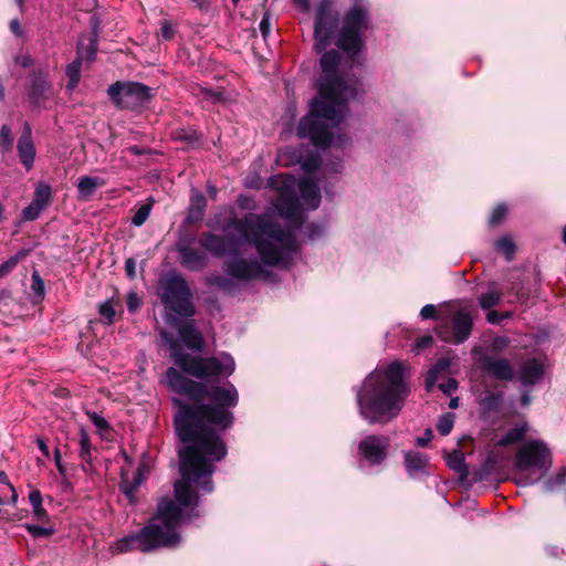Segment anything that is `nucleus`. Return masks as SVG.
<instances>
[{
  "instance_id": "1",
  "label": "nucleus",
  "mask_w": 566,
  "mask_h": 566,
  "mask_svg": "<svg viewBox=\"0 0 566 566\" xmlns=\"http://www.w3.org/2000/svg\"><path fill=\"white\" fill-rule=\"evenodd\" d=\"M167 386L179 395L186 396L192 405L174 399L178 407L175 427L184 443L179 449V470L181 479L175 483V497L163 499L156 514L138 533L116 542L115 549L125 553L132 549L150 552L159 547H176L180 542L177 527L182 520V509L197 506L198 494L193 489L210 493L213 490L211 475L214 462L227 454L219 431L231 427L233 415L229 410L238 403V391L232 384L224 387L212 386L185 377L174 367L166 370Z\"/></svg>"
},
{
  "instance_id": "2",
  "label": "nucleus",
  "mask_w": 566,
  "mask_h": 566,
  "mask_svg": "<svg viewBox=\"0 0 566 566\" xmlns=\"http://www.w3.org/2000/svg\"><path fill=\"white\" fill-rule=\"evenodd\" d=\"M221 230H235L240 238L205 232L200 247L214 258H230L223 264L227 275L241 281L264 279L269 266H286L297 250L295 234L275 223L269 214L248 213L229 219Z\"/></svg>"
},
{
  "instance_id": "3",
  "label": "nucleus",
  "mask_w": 566,
  "mask_h": 566,
  "mask_svg": "<svg viewBox=\"0 0 566 566\" xmlns=\"http://www.w3.org/2000/svg\"><path fill=\"white\" fill-rule=\"evenodd\" d=\"M339 61L340 55L336 50L326 51L322 55L319 64L323 75L318 94L311 104L310 113L297 126V135L302 138L308 137L318 148L344 144L342 136L334 140L332 128L337 127L345 118L347 102L360 93V83L357 80H344L336 74Z\"/></svg>"
},
{
  "instance_id": "4",
  "label": "nucleus",
  "mask_w": 566,
  "mask_h": 566,
  "mask_svg": "<svg viewBox=\"0 0 566 566\" xmlns=\"http://www.w3.org/2000/svg\"><path fill=\"white\" fill-rule=\"evenodd\" d=\"M409 394L401 363L377 367L356 390L359 415L369 424L388 423L399 416Z\"/></svg>"
},
{
  "instance_id": "5",
  "label": "nucleus",
  "mask_w": 566,
  "mask_h": 566,
  "mask_svg": "<svg viewBox=\"0 0 566 566\" xmlns=\"http://www.w3.org/2000/svg\"><path fill=\"white\" fill-rule=\"evenodd\" d=\"M367 10L355 7L349 10L338 31L339 14L333 8V0H321L315 10L314 49L325 51L334 41L336 45L354 59L363 49V33L368 28Z\"/></svg>"
},
{
  "instance_id": "6",
  "label": "nucleus",
  "mask_w": 566,
  "mask_h": 566,
  "mask_svg": "<svg viewBox=\"0 0 566 566\" xmlns=\"http://www.w3.org/2000/svg\"><path fill=\"white\" fill-rule=\"evenodd\" d=\"M170 357L184 373L207 381L228 377L235 368L234 359L228 353L205 358L185 353L172 344Z\"/></svg>"
},
{
  "instance_id": "7",
  "label": "nucleus",
  "mask_w": 566,
  "mask_h": 566,
  "mask_svg": "<svg viewBox=\"0 0 566 566\" xmlns=\"http://www.w3.org/2000/svg\"><path fill=\"white\" fill-rule=\"evenodd\" d=\"M551 451L541 440L525 442L516 453L515 481L520 485H531L539 481L551 469Z\"/></svg>"
},
{
  "instance_id": "8",
  "label": "nucleus",
  "mask_w": 566,
  "mask_h": 566,
  "mask_svg": "<svg viewBox=\"0 0 566 566\" xmlns=\"http://www.w3.org/2000/svg\"><path fill=\"white\" fill-rule=\"evenodd\" d=\"M159 296L163 305L178 316H192V293L187 281L180 275H168L159 282Z\"/></svg>"
},
{
  "instance_id": "9",
  "label": "nucleus",
  "mask_w": 566,
  "mask_h": 566,
  "mask_svg": "<svg viewBox=\"0 0 566 566\" xmlns=\"http://www.w3.org/2000/svg\"><path fill=\"white\" fill-rule=\"evenodd\" d=\"M107 93L119 108H136L145 104L149 97V87L137 82H116L108 86Z\"/></svg>"
},
{
  "instance_id": "10",
  "label": "nucleus",
  "mask_w": 566,
  "mask_h": 566,
  "mask_svg": "<svg viewBox=\"0 0 566 566\" xmlns=\"http://www.w3.org/2000/svg\"><path fill=\"white\" fill-rule=\"evenodd\" d=\"M269 185L280 191L277 210L291 220H297L301 216L300 202L295 195L296 180L289 175H277L269 179Z\"/></svg>"
},
{
  "instance_id": "11",
  "label": "nucleus",
  "mask_w": 566,
  "mask_h": 566,
  "mask_svg": "<svg viewBox=\"0 0 566 566\" xmlns=\"http://www.w3.org/2000/svg\"><path fill=\"white\" fill-rule=\"evenodd\" d=\"M473 328L472 315L465 310H458L452 316L451 333L443 332L442 328L438 331V336L444 342H452L454 344L464 343L471 335Z\"/></svg>"
},
{
  "instance_id": "12",
  "label": "nucleus",
  "mask_w": 566,
  "mask_h": 566,
  "mask_svg": "<svg viewBox=\"0 0 566 566\" xmlns=\"http://www.w3.org/2000/svg\"><path fill=\"white\" fill-rule=\"evenodd\" d=\"M480 369L499 380L511 381L514 378V369L506 358H493L489 355H482L478 359Z\"/></svg>"
},
{
  "instance_id": "13",
  "label": "nucleus",
  "mask_w": 566,
  "mask_h": 566,
  "mask_svg": "<svg viewBox=\"0 0 566 566\" xmlns=\"http://www.w3.org/2000/svg\"><path fill=\"white\" fill-rule=\"evenodd\" d=\"M387 449L388 439L378 436H368L358 446L359 453L371 464H379L386 458Z\"/></svg>"
},
{
  "instance_id": "14",
  "label": "nucleus",
  "mask_w": 566,
  "mask_h": 566,
  "mask_svg": "<svg viewBox=\"0 0 566 566\" xmlns=\"http://www.w3.org/2000/svg\"><path fill=\"white\" fill-rule=\"evenodd\" d=\"M53 88L42 74L33 75L31 78L28 97L35 107H45L46 102L53 97Z\"/></svg>"
},
{
  "instance_id": "15",
  "label": "nucleus",
  "mask_w": 566,
  "mask_h": 566,
  "mask_svg": "<svg viewBox=\"0 0 566 566\" xmlns=\"http://www.w3.org/2000/svg\"><path fill=\"white\" fill-rule=\"evenodd\" d=\"M177 251L181 265L190 271H201L208 264L207 254L191 248L187 242H178Z\"/></svg>"
},
{
  "instance_id": "16",
  "label": "nucleus",
  "mask_w": 566,
  "mask_h": 566,
  "mask_svg": "<svg viewBox=\"0 0 566 566\" xmlns=\"http://www.w3.org/2000/svg\"><path fill=\"white\" fill-rule=\"evenodd\" d=\"M17 148L21 164L27 170H30L35 158V147L32 142L31 128L28 123L24 125V130L18 140Z\"/></svg>"
},
{
  "instance_id": "17",
  "label": "nucleus",
  "mask_w": 566,
  "mask_h": 566,
  "mask_svg": "<svg viewBox=\"0 0 566 566\" xmlns=\"http://www.w3.org/2000/svg\"><path fill=\"white\" fill-rule=\"evenodd\" d=\"M428 458L418 451H408L405 453V468L408 475L412 479L428 474Z\"/></svg>"
},
{
  "instance_id": "18",
  "label": "nucleus",
  "mask_w": 566,
  "mask_h": 566,
  "mask_svg": "<svg viewBox=\"0 0 566 566\" xmlns=\"http://www.w3.org/2000/svg\"><path fill=\"white\" fill-rule=\"evenodd\" d=\"M298 190L303 202L307 208L315 210L321 203V193L318 185L310 178L301 179Z\"/></svg>"
},
{
  "instance_id": "19",
  "label": "nucleus",
  "mask_w": 566,
  "mask_h": 566,
  "mask_svg": "<svg viewBox=\"0 0 566 566\" xmlns=\"http://www.w3.org/2000/svg\"><path fill=\"white\" fill-rule=\"evenodd\" d=\"M543 375L544 365L535 358L526 360L520 369V380L525 386L536 384Z\"/></svg>"
},
{
  "instance_id": "20",
  "label": "nucleus",
  "mask_w": 566,
  "mask_h": 566,
  "mask_svg": "<svg viewBox=\"0 0 566 566\" xmlns=\"http://www.w3.org/2000/svg\"><path fill=\"white\" fill-rule=\"evenodd\" d=\"M179 336L185 345L197 352L203 350L205 339L193 323H187L179 327Z\"/></svg>"
},
{
  "instance_id": "21",
  "label": "nucleus",
  "mask_w": 566,
  "mask_h": 566,
  "mask_svg": "<svg viewBox=\"0 0 566 566\" xmlns=\"http://www.w3.org/2000/svg\"><path fill=\"white\" fill-rule=\"evenodd\" d=\"M106 185V180L101 177L82 176L77 181L78 198L82 200L90 199L97 188Z\"/></svg>"
},
{
  "instance_id": "22",
  "label": "nucleus",
  "mask_w": 566,
  "mask_h": 566,
  "mask_svg": "<svg viewBox=\"0 0 566 566\" xmlns=\"http://www.w3.org/2000/svg\"><path fill=\"white\" fill-rule=\"evenodd\" d=\"M207 207L206 197L198 190H193L190 197V209L188 219L192 222L202 219Z\"/></svg>"
},
{
  "instance_id": "23",
  "label": "nucleus",
  "mask_w": 566,
  "mask_h": 566,
  "mask_svg": "<svg viewBox=\"0 0 566 566\" xmlns=\"http://www.w3.org/2000/svg\"><path fill=\"white\" fill-rule=\"evenodd\" d=\"M228 276L229 277L220 275V274H211L207 277V283L211 286H216L217 289H219L220 291H222L227 294H232L237 290L235 281H240V282H242V281L234 279L230 275H228Z\"/></svg>"
},
{
  "instance_id": "24",
  "label": "nucleus",
  "mask_w": 566,
  "mask_h": 566,
  "mask_svg": "<svg viewBox=\"0 0 566 566\" xmlns=\"http://www.w3.org/2000/svg\"><path fill=\"white\" fill-rule=\"evenodd\" d=\"M502 298V292L492 283L489 290L479 297V305L483 310H490L496 306Z\"/></svg>"
},
{
  "instance_id": "25",
  "label": "nucleus",
  "mask_w": 566,
  "mask_h": 566,
  "mask_svg": "<svg viewBox=\"0 0 566 566\" xmlns=\"http://www.w3.org/2000/svg\"><path fill=\"white\" fill-rule=\"evenodd\" d=\"M447 464L461 476H467L469 473L464 455L461 451H453L452 453H449L447 457Z\"/></svg>"
},
{
  "instance_id": "26",
  "label": "nucleus",
  "mask_w": 566,
  "mask_h": 566,
  "mask_svg": "<svg viewBox=\"0 0 566 566\" xmlns=\"http://www.w3.org/2000/svg\"><path fill=\"white\" fill-rule=\"evenodd\" d=\"M51 198H52V188H51V186L45 184V182H39L36 188H35L34 197H33L32 202H34L38 206H40L43 209H45L50 205Z\"/></svg>"
},
{
  "instance_id": "27",
  "label": "nucleus",
  "mask_w": 566,
  "mask_h": 566,
  "mask_svg": "<svg viewBox=\"0 0 566 566\" xmlns=\"http://www.w3.org/2000/svg\"><path fill=\"white\" fill-rule=\"evenodd\" d=\"M82 55H83V52L80 50L77 59L75 61H73L71 64H69L66 67V75L70 78L67 88H70V90L74 88L77 85V83L80 82Z\"/></svg>"
},
{
  "instance_id": "28",
  "label": "nucleus",
  "mask_w": 566,
  "mask_h": 566,
  "mask_svg": "<svg viewBox=\"0 0 566 566\" xmlns=\"http://www.w3.org/2000/svg\"><path fill=\"white\" fill-rule=\"evenodd\" d=\"M153 205L154 200L151 198H149L146 203H143L134 213L132 218V224L135 227L143 226L150 216Z\"/></svg>"
},
{
  "instance_id": "29",
  "label": "nucleus",
  "mask_w": 566,
  "mask_h": 566,
  "mask_svg": "<svg viewBox=\"0 0 566 566\" xmlns=\"http://www.w3.org/2000/svg\"><path fill=\"white\" fill-rule=\"evenodd\" d=\"M28 255V251L21 250L17 254L10 256L7 261L0 264V279L10 274L18 263Z\"/></svg>"
},
{
  "instance_id": "30",
  "label": "nucleus",
  "mask_w": 566,
  "mask_h": 566,
  "mask_svg": "<svg viewBox=\"0 0 566 566\" xmlns=\"http://www.w3.org/2000/svg\"><path fill=\"white\" fill-rule=\"evenodd\" d=\"M80 447H81V449H80V458L82 459V461H84L86 463H91V461H92L91 439H90V436H88V433L86 432V430L84 428H81V430H80Z\"/></svg>"
},
{
  "instance_id": "31",
  "label": "nucleus",
  "mask_w": 566,
  "mask_h": 566,
  "mask_svg": "<svg viewBox=\"0 0 566 566\" xmlns=\"http://www.w3.org/2000/svg\"><path fill=\"white\" fill-rule=\"evenodd\" d=\"M98 313L101 315L102 322L106 325H111L115 321V306L113 300H106L98 306Z\"/></svg>"
},
{
  "instance_id": "32",
  "label": "nucleus",
  "mask_w": 566,
  "mask_h": 566,
  "mask_svg": "<svg viewBox=\"0 0 566 566\" xmlns=\"http://www.w3.org/2000/svg\"><path fill=\"white\" fill-rule=\"evenodd\" d=\"M496 250L502 252L506 260L510 261L513 259L515 253V244L509 237H502L495 242Z\"/></svg>"
},
{
  "instance_id": "33",
  "label": "nucleus",
  "mask_w": 566,
  "mask_h": 566,
  "mask_svg": "<svg viewBox=\"0 0 566 566\" xmlns=\"http://www.w3.org/2000/svg\"><path fill=\"white\" fill-rule=\"evenodd\" d=\"M120 491L125 494V496L128 499L130 504L136 503V491L139 486L135 485V483L123 473L122 474V482H120Z\"/></svg>"
},
{
  "instance_id": "34",
  "label": "nucleus",
  "mask_w": 566,
  "mask_h": 566,
  "mask_svg": "<svg viewBox=\"0 0 566 566\" xmlns=\"http://www.w3.org/2000/svg\"><path fill=\"white\" fill-rule=\"evenodd\" d=\"M171 136L174 139L186 142L187 144H193L199 140L197 132L187 128H177L171 133Z\"/></svg>"
},
{
  "instance_id": "35",
  "label": "nucleus",
  "mask_w": 566,
  "mask_h": 566,
  "mask_svg": "<svg viewBox=\"0 0 566 566\" xmlns=\"http://www.w3.org/2000/svg\"><path fill=\"white\" fill-rule=\"evenodd\" d=\"M526 433L525 427H515L506 432V434L500 440L502 446L515 443L524 438Z\"/></svg>"
},
{
  "instance_id": "36",
  "label": "nucleus",
  "mask_w": 566,
  "mask_h": 566,
  "mask_svg": "<svg viewBox=\"0 0 566 566\" xmlns=\"http://www.w3.org/2000/svg\"><path fill=\"white\" fill-rule=\"evenodd\" d=\"M98 49L97 35L93 34L90 38L87 46L84 49L82 44L78 45L77 52L81 50L83 52L82 60L86 59L87 61H94L95 55Z\"/></svg>"
},
{
  "instance_id": "37",
  "label": "nucleus",
  "mask_w": 566,
  "mask_h": 566,
  "mask_svg": "<svg viewBox=\"0 0 566 566\" xmlns=\"http://www.w3.org/2000/svg\"><path fill=\"white\" fill-rule=\"evenodd\" d=\"M454 426V415L451 412L441 416L437 423V430L441 436H448Z\"/></svg>"
},
{
  "instance_id": "38",
  "label": "nucleus",
  "mask_w": 566,
  "mask_h": 566,
  "mask_svg": "<svg viewBox=\"0 0 566 566\" xmlns=\"http://www.w3.org/2000/svg\"><path fill=\"white\" fill-rule=\"evenodd\" d=\"M0 146L3 151L11 150L13 146V137L9 125H2L0 128Z\"/></svg>"
},
{
  "instance_id": "39",
  "label": "nucleus",
  "mask_w": 566,
  "mask_h": 566,
  "mask_svg": "<svg viewBox=\"0 0 566 566\" xmlns=\"http://www.w3.org/2000/svg\"><path fill=\"white\" fill-rule=\"evenodd\" d=\"M44 209L32 202L22 210V218L27 221H33L39 218Z\"/></svg>"
},
{
  "instance_id": "40",
  "label": "nucleus",
  "mask_w": 566,
  "mask_h": 566,
  "mask_svg": "<svg viewBox=\"0 0 566 566\" xmlns=\"http://www.w3.org/2000/svg\"><path fill=\"white\" fill-rule=\"evenodd\" d=\"M25 528L33 537H46L54 533L52 527H44L34 524H25Z\"/></svg>"
},
{
  "instance_id": "41",
  "label": "nucleus",
  "mask_w": 566,
  "mask_h": 566,
  "mask_svg": "<svg viewBox=\"0 0 566 566\" xmlns=\"http://www.w3.org/2000/svg\"><path fill=\"white\" fill-rule=\"evenodd\" d=\"M322 165V158L318 155L310 156L302 163V168L305 172L312 174L319 169Z\"/></svg>"
},
{
  "instance_id": "42",
  "label": "nucleus",
  "mask_w": 566,
  "mask_h": 566,
  "mask_svg": "<svg viewBox=\"0 0 566 566\" xmlns=\"http://www.w3.org/2000/svg\"><path fill=\"white\" fill-rule=\"evenodd\" d=\"M566 483V468H562L555 478L548 479L545 483L546 491H553L556 486Z\"/></svg>"
},
{
  "instance_id": "43",
  "label": "nucleus",
  "mask_w": 566,
  "mask_h": 566,
  "mask_svg": "<svg viewBox=\"0 0 566 566\" xmlns=\"http://www.w3.org/2000/svg\"><path fill=\"white\" fill-rule=\"evenodd\" d=\"M507 213V207L505 205H497L491 213L490 224L495 226L500 223Z\"/></svg>"
},
{
  "instance_id": "44",
  "label": "nucleus",
  "mask_w": 566,
  "mask_h": 566,
  "mask_svg": "<svg viewBox=\"0 0 566 566\" xmlns=\"http://www.w3.org/2000/svg\"><path fill=\"white\" fill-rule=\"evenodd\" d=\"M202 95L206 99H210L216 103H226L227 97L223 91H212L210 88H202Z\"/></svg>"
},
{
  "instance_id": "45",
  "label": "nucleus",
  "mask_w": 566,
  "mask_h": 566,
  "mask_svg": "<svg viewBox=\"0 0 566 566\" xmlns=\"http://www.w3.org/2000/svg\"><path fill=\"white\" fill-rule=\"evenodd\" d=\"M271 27H272V15L270 12H265L263 14V18H262L260 24H259L261 34L264 40H266L268 36L270 35Z\"/></svg>"
},
{
  "instance_id": "46",
  "label": "nucleus",
  "mask_w": 566,
  "mask_h": 566,
  "mask_svg": "<svg viewBox=\"0 0 566 566\" xmlns=\"http://www.w3.org/2000/svg\"><path fill=\"white\" fill-rule=\"evenodd\" d=\"M87 416L98 430L104 431L108 429V422L103 416L98 415L95 411L87 412Z\"/></svg>"
},
{
  "instance_id": "47",
  "label": "nucleus",
  "mask_w": 566,
  "mask_h": 566,
  "mask_svg": "<svg viewBox=\"0 0 566 566\" xmlns=\"http://www.w3.org/2000/svg\"><path fill=\"white\" fill-rule=\"evenodd\" d=\"M32 290L36 295H43L44 294V282L41 279L39 272L34 271L32 273Z\"/></svg>"
},
{
  "instance_id": "48",
  "label": "nucleus",
  "mask_w": 566,
  "mask_h": 566,
  "mask_svg": "<svg viewBox=\"0 0 566 566\" xmlns=\"http://www.w3.org/2000/svg\"><path fill=\"white\" fill-rule=\"evenodd\" d=\"M127 308L129 312L134 313L139 308L142 301L139 296L135 292H129L126 298Z\"/></svg>"
},
{
  "instance_id": "49",
  "label": "nucleus",
  "mask_w": 566,
  "mask_h": 566,
  "mask_svg": "<svg viewBox=\"0 0 566 566\" xmlns=\"http://www.w3.org/2000/svg\"><path fill=\"white\" fill-rule=\"evenodd\" d=\"M307 235L311 240L321 237L324 232V227L317 223H310L306 226Z\"/></svg>"
},
{
  "instance_id": "50",
  "label": "nucleus",
  "mask_w": 566,
  "mask_h": 566,
  "mask_svg": "<svg viewBox=\"0 0 566 566\" xmlns=\"http://www.w3.org/2000/svg\"><path fill=\"white\" fill-rule=\"evenodd\" d=\"M439 388L447 395H451L458 388V382L453 378H449L446 382H441Z\"/></svg>"
},
{
  "instance_id": "51",
  "label": "nucleus",
  "mask_w": 566,
  "mask_h": 566,
  "mask_svg": "<svg viewBox=\"0 0 566 566\" xmlns=\"http://www.w3.org/2000/svg\"><path fill=\"white\" fill-rule=\"evenodd\" d=\"M437 315V308L432 304L424 305L420 311V316L422 319L434 318Z\"/></svg>"
},
{
  "instance_id": "52",
  "label": "nucleus",
  "mask_w": 566,
  "mask_h": 566,
  "mask_svg": "<svg viewBox=\"0 0 566 566\" xmlns=\"http://www.w3.org/2000/svg\"><path fill=\"white\" fill-rule=\"evenodd\" d=\"M509 316V313H499L497 311H490L486 315V319L491 324H499L503 318Z\"/></svg>"
},
{
  "instance_id": "53",
  "label": "nucleus",
  "mask_w": 566,
  "mask_h": 566,
  "mask_svg": "<svg viewBox=\"0 0 566 566\" xmlns=\"http://www.w3.org/2000/svg\"><path fill=\"white\" fill-rule=\"evenodd\" d=\"M450 360L448 358H440L430 369L432 373L439 375L441 371L448 369Z\"/></svg>"
},
{
  "instance_id": "54",
  "label": "nucleus",
  "mask_w": 566,
  "mask_h": 566,
  "mask_svg": "<svg viewBox=\"0 0 566 566\" xmlns=\"http://www.w3.org/2000/svg\"><path fill=\"white\" fill-rule=\"evenodd\" d=\"M160 34H161V38L165 39V40H170L172 39L174 34H175V31L170 24V22L168 21H164L161 23V28H160Z\"/></svg>"
},
{
  "instance_id": "55",
  "label": "nucleus",
  "mask_w": 566,
  "mask_h": 566,
  "mask_svg": "<svg viewBox=\"0 0 566 566\" xmlns=\"http://www.w3.org/2000/svg\"><path fill=\"white\" fill-rule=\"evenodd\" d=\"M34 517L40 522H46L49 521V514L46 510L41 504L40 506H33L32 507Z\"/></svg>"
},
{
  "instance_id": "56",
  "label": "nucleus",
  "mask_w": 566,
  "mask_h": 566,
  "mask_svg": "<svg viewBox=\"0 0 566 566\" xmlns=\"http://www.w3.org/2000/svg\"><path fill=\"white\" fill-rule=\"evenodd\" d=\"M147 469L146 464L140 463L137 471L134 474V478L130 480L135 483V485L140 486L145 479V470Z\"/></svg>"
},
{
  "instance_id": "57",
  "label": "nucleus",
  "mask_w": 566,
  "mask_h": 566,
  "mask_svg": "<svg viewBox=\"0 0 566 566\" xmlns=\"http://www.w3.org/2000/svg\"><path fill=\"white\" fill-rule=\"evenodd\" d=\"M30 503L33 506H40L42 504V494L39 490H32L29 494Z\"/></svg>"
},
{
  "instance_id": "58",
  "label": "nucleus",
  "mask_w": 566,
  "mask_h": 566,
  "mask_svg": "<svg viewBox=\"0 0 566 566\" xmlns=\"http://www.w3.org/2000/svg\"><path fill=\"white\" fill-rule=\"evenodd\" d=\"M54 462H55V465H56V469L59 471V473L64 476L66 471H65V468L63 465V462H62V455H61V452L59 449H55L54 451Z\"/></svg>"
},
{
  "instance_id": "59",
  "label": "nucleus",
  "mask_w": 566,
  "mask_h": 566,
  "mask_svg": "<svg viewBox=\"0 0 566 566\" xmlns=\"http://www.w3.org/2000/svg\"><path fill=\"white\" fill-rule=\"evenodd\" d=\"M509 345L506 337H496L492 343V348L496 352L503 350Z\"/></svg>"
},
{
  "instance_id": "60",
  "label": "nucleus",
  "mask_w": 566,
  "mask_h": 566,
  "mask_svg": "<svg viewBox=\"0 0 566 566\" xmlns=\"http://www.w3.org/2000/svg\"><path fill=\"white\" fill-rule=\"evenodd\" d=\"M433 438V433L431 429H427L423 437L417 438V446L424 447L427 446Z\"/></svg>"
},
{
  "instance_id": "61",
  "label": "nucleus",
  "mask_w": 566,
  "mask_h": 566,
  "mask_svg": "<svg viewBox=\"0 0 566 566\" xmlns=\"http://www.w3.org/2000/svg\"><path fill=\"white\" fill-rule=\"evenodd\" d=\"M438 375L432 373L431 369L429 370L427 377H426V389L427 391L432 390V388L436 385Z\"/></svg>"
},
{
  "instance_id": "62",
  "label": "nucleus",
  "mask_w": 566,
  "mask_h": 566,
  "mask_svg": "<svg viewBox=\"0 0 566 566\" xmlns=\"http://www.w3.org/2000/svg\"><path fill=\"white\" fill-rule=\"evenodd\" d=\"M193 6L199 9L201 12H207L210 8L208 0H190Z\"/></svg>"
},
{
  "instance_id": "63",
  "label": "nucleus",
  "mask_w": 566,
  "mask_h": 566,
  "mask_svg": "<svg viewBox=\"0 0 566 566\" xmlns=\"http://www.w3.org/2000/svg\"><path fill=\"white\" fill-rule=\"evenodd\" d=\"M36 444H38V448L39 450L41 451V453L44 455V457H50V450H49V447L48 444L45 443V441L41 438H39L36 440Z\"/></svg>"
},
{
  "instance_id": "64",
  "label": "nucleus",
  "mask_w": 566,
  "mask_h": 566,
  "mask_svg": "<svg viewBox=\"0 0 566 566\" xmlns=\"http://www.w3.org/2000/svg\"><path fill=\"white\" fill-rule=\"evenodd\" d=\"M125 270L129 277H134L135 275V261L133 259L126 260Z\"/></svg>"
}]
</instances>
